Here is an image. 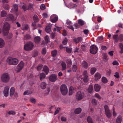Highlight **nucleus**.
I'll return each instance as SVG.
<instances>
[{
    "label": "nucleus",
    "instance_id": "obj_31",
    "mask_svg": "<svg viewBox=\"0 0 123 123\" xmlns=\"http://www.w3.org/2000/svg\"><path fill=\"white\" fill-rule=\"evenodd\" d=\"M67 65L69 67H70L72 64V62L71 61L70 59L68 60L67 61Z\"/></svg>",
    "mask_w": 123,
    "mask_h": 123
},
{
    "label": "nucleus",
    "instance_id": "obj_55",
    "mask_svg": "<svg viewBox=\"0 0 123 123\" xmlns=\"http://www.w3.org/2000/svg\"><path fill=\"white\" fill-rule=\"evenodd\" d=\"M81 48L82 50L83 51H85L86 48V46L83 44L81 45Z\"/></svg>",
    "mask_w": 123,
    "mask_h": 123
},
{
    "label": "nucleus",
    "instance_id": "obj_59",
    "mask_svg": "<svg viewBox=\"0 0 123 123\" xmlns=\"http://www.w3.org/2000/svg\"><path fill=\"white\" fill-rule=\"evenodd\" d=\"M33 5L31 3H30L28 6V7L29 8V9H31L33 7Z\"/></svg>",
    "mask_w": 123,
    "mask_h": 123
},
{
    "label": "nucleus",
    "instance_id": "obj_5",
    "mask_svg": "<svg viewBox=\"0 0 123 123\" xmlns=\"http://www.w3.org/2000/svg\"><path fill=\"white\" fill-rule=\"evenodd\" d=\"M98 50V48L96 45H93L90 47V53L92 54H96L97 51Z\"/></svg>",
    "mask_w": 123,
    "mask_h": 123
},
{
    "label": "nucleus",
    "instance_id": "obj_24",
    "mask_svg": "<svg viewBox=\"0 0 123 123\" xmlns=\"http://www.w3.org/2000/svg\"><path fill=\"white\" fill-rule=\"evenodd\" d=\"M122 120V118L121 116H119L117 118L116 122L117 123H121Z\"/></svg>",
    "mask_w": 123,
    "mask_h": 123
},
{
    "label": "nucleus",
    "instance_id": "obj_33",
    "mask_svg": "<svg viewBox=\"0 0 123 123\" xmlns=\"http://www.w3.org/2000/svg\"><path fill=\"white\" fill-rule=\"evenodd\" d=\"M12 9L11 12H12L15 13V4H14L12 6Z\"/></svg>",
    "mask_w": 123,
    "mask_h": 123
},
{
    "label": "nucleus",
    "instance_id": "obj_35",
    "mask_svg": "<svg viewBox=\"0 0 123 123\" xmlns=\"http://www.w3.org/2000/svg\"><path fill=\"white\" fill-rule=\"evenodd\" d=\"M82 66L84 67V68L87 69L88 67V65L87 62H84L82 64Z\"/></svg>",
    "mask_w": 123,
    "mask_h": 123
},
{
    "label": "nucleus",
    "instance_id": "obj_20",
    "mask_svg": "<svg viewBox=\"0 0 123 123\" xmlns=\"http://www.w3.org/2000/svg\"><path fill=\"white\" fill-rule=\"evenodd\" d=\"M33 19L35 23H37L39 21V19L38 16L36 15H35L33 17Z\"/></svg>",
    "mask_w": 123,
    "mask_h": 123
},
{
    "label": "nucleus",
    "instance_id": "obj_12",
    "mask_svg": "<svg viewBox=\"0 0 123 123\" xmlns=\"http://www.w3.org/2000/svg\"><path fill=\"white\" fill-rule=\"evenodd\" d=\"M9 88L8 86H6L4 88L3 91L4 95L6 97H7L8 94Z\"/></svg>",
    "mask_w": 123,
    "mask_h": 123
},
{
    "label": "nucleus",
    "instance_id": "obj_30",
    "mask_svg": "<svg viewBox=\"0 0 123 123\" xmlns=\"http://www.w3.org/2000/svg\"><path fill=\"white\" fill-rule=\"evenodd\" d=\"M105 114L107 117H110L112 115L111 113L110 112V111H108L105 112Z\"/></svg>",
    "mask_w": 123,
    "mask_h": 123
},
{
    "label": "nucleus",
    "instance_id": "obj_51",
    "mask_svg": "<svg viewBox=\"0 0 123 123\" xmlns=\"http://www.w3.org/2000/svg\"><path fill=\"white\" fill-rule=\"evenodd\" d=\"M8 114L9 115H14L15 114V111H9L8 112Z\"/></svg>",
    "mask_w": 123,
    "mask_h": 123
},
{
    "label": "nucleus",
    "instance_id": "obj_57",
    "mask_svg": "<svg viewBox=\"0 0 123 123\" xmlns=\"http://www.w3.org/2000/svg\"><path fill=\"white\" fill-rule=\"evenodd\" d=\"M103 59L105 61H106L108 59L106 55L105 54L103 55Z\"/></svg>",
    "mask_w": 123,
    "mask_h": 123
},
{
    "label": "nucleus",
    "instance_id": "obj_18",
    "mask_svg": "<svg viewBox=\"0 0 123 123\" xmlns=\"http://www.w3.org/2000/svg\"><path fill=\"white\" fill-rule=\"evenodd\" d=\"M46 86L47 84L45 82H43L41 84V87L43 89H45L46 88Z\"/></svg>",
    "mask_w": 123,
    "mask_h": 123
},
{
    "label": "nucleus",
    "instance_id": "obj_63",
    "mask_svg": "<svg viewBox=\"0 0 123 123\" xmlns=\"http://www.w3.org/2000/svg\"><path fill=\"white\" fill-rule=\"evenodd\" d=\"M114 76L117 78H119V73L117 72H116L115 73V74L114 75Z\"/></svg>",
    "mask_w": 123,
    "mask_h": 123
},
{
    "label": "nucleus",
    "instance_id": "obj_42",
    "mask_svg": "<svg viewBox=\"0 0 123 123\" xmlns=\"http://www.w3.org/2000/svg\"><path fill=\"white\" fill-rule=\"evenodd\" d=\"M3 7L6 10H8L9 8V6L7 4H4L3 5Z\"/></svg>",
    "mask_w": 123,
    "mask_h": 123
},
{
    "label": "nucleus",
    "instance_id": "obj_21",
    "mask_svg": "<svg viewBox=\"0 0 123 123\" xmlns=\"http://www.w3.org/2000/svg\"><path fill=\"white\" fill-rule=\"evenodd\" d=\"M5 45V42L2 38H0V48L3 47Z\"/></svg>",
    "mask_w": 123,
    "mask_h": 123
},
{
    "label": "nucleus",
    "instance_id": "obj_25",
    "mask_svg": "<svg viewBox=\"0 0 123 123\" xmlns=\"http://www.w3.org/2000/svg\"><path fill=\"white\" fill-rule=\"evenodd\" d=\"M97 70V69L95 67L92 68L90 69V72L91 74H93Z\"/></svg>",
    "mask_w": 123,
    "mask_h": 123
},
{
    "label": "nucleus",
    "instance_id": "obj_40",
    "mask_svg": "<svg viewBox=\"0 0 123 123\" xmlns=\"http://www.w3.org/2000/svg\"><path fill=\"white\" fill-rule=\"evenodd\" d=\"M32 93V92L31 91H27L24 92L23 93L24 95H29Z\"/></svg>",
    "mask_w": 123,
    "mask_h": 123
},
{
    "label": "nucleus",
    "instance_id": "obj_6",
    "mask_svg": "<svg viewBox=\"0 0 123 123\" xmlns=\"http://www.w3.org/2000/svg\"><path fill=\"white\" fill-rule=\"evenodd\" d=\"M6 61L9 65H15V58H8L6 60Z\"/></svg>",
    "mask_w": 123,
    "mask_h": 123
},
{
    "label": "nucleus",
    "instance_id": "obj_15",
    "mask_svg": "<svg viewBox=\"0 0 123 123\" xmlns=\"http://www.w3.org/2000/svg\"><path fill=\"white\" fill-rule=\"evenodd\" d=\"M118 45L120 49V51L119 53L121 54H123V44L122 43H119Z\"/></svg>",
    "mask_w": 123,
    "mask_h": 123
},
{
    "label": "nucleus",
    "instance_id": "obj_64",
    "mask_svg": "<svg viewBox=\"0 0 123 123\" xmlns=\"http://www.w3.org/2000/svg\"><path fill=\"white\" fill-rule=\"evenodd\" d=\"M30 101L32 103H35L36 101V100L34 98H31L30 99Z\"/></svg>",
    "mask_w": 123,
    "mask_h": 123
},
{
    "label": "nucleus",
    "instance_id": "obj_1",
    "mask_svg": "<svg viewBox=\"0 0 123 123\" xmlns=\"http://www.w3.org/2000/svg\"><path fill=\"white\" fill-rule=\"evenodd\" d=\"M34 46V44L32 42L29 41L25 45L24 48L26 51H30L33 49Z\"/></svg>",
    "mask_w": 123,
    "mask_h": 123
},
{
    "label": "nucleus",
    "instance_id": "obj_43",
    "mask_svg": "<svg viewBox=\"0 0 123 123\" xmlns=\"http://www.w3.org/2000/svg\"><path fill=\"white\" fill-rule=\"evenodd\" d=\"M66 51L67 52L70 53L71 52L72 49L67 47H66Z\"/></svg>",
    "mask_w": 123,
    "mask_h": 123
},
{
    "label": "nucleus",
    "instance_id": "obj_4",
    "mask_svg": "<svg viewBox=\"0 0 123 123\" xmlns=\"http://www.w3.org/2000/svg\"><path fill=\"white\" fill-rule=\"evenodd\" d=\"M84 97V94L80 91L78 92L76 95V97L78 100H80L83 98Z\"/></svg>",
    "mask_w": 123,
    "mask_h": 123
},
{
    "label": "nucleus",
    "instance_id": "obj_60",
    "mask_svg": "<svg viewBox=\"0 0 123 123\" xmlns=\"http://www.w3.org/2000/svg\"><path fill=\"white\" fill-rule=\"evenodd\" d=\"M101 49L103 50H105L107 49V47L106 46L102 45L101 46Z\"/></svg>",
    "mask_w": 123,
    "mask_h": 123
},
{
    "label": "nucleus",
    "instance_id": "obj_22",
    "mask_svg": "<svg viewBox=\"0 0 123 123\" xmlns=\"http://www.w3.org/2000/svg\"><path fill=\"white\" fill-rule=\"evenodd\" d=\"M15 91V90L14 88L13 87H12L11 88L10 90V96H12L14 94Z\"/></svg>",
    "mask_w": 123,
    "mask_h": 123
},
{
    "label": "nucleus",
    "instance_id": "obj_34",
    "mask_svg": "<svg viewBox=\"0 0 123 123\" xmlns=\"http://www.w3.org/2000/svg\"><path fill=\"white\" fill-rule=\"evenodd\" d=\"M87 121L89 123H93L92 119L90 116H88L87 118Z\"/></svg>",
    "mask_w": 123,
    "mask_h": 123
},
{
    "label": "nucleus",
    "instance_id": "obj_39",
    "mask_svg": "<svg viewBox=\"0 0 123 123\" xmlns=\"http://www.w3.org/2000/svg\"><path fill=\"white\" fill-rule=\"evenodd\" d=\"M83 80L84 82L86 83L88 81V76H85L83 77Z\"/></svg>",
    "mask_w": 123,
    "mask_h": 123
},
{
    "label": "nucleus",
    "instance_id": "obj_8",
    "mask_svg": "<svg viewBox=\"0 0 123 123\" xmlns=\"http://www.w3.org/2000/svg\"><path fill=\"white\" fill-rule=\"evenodd\" d=\"M3 30L4 31H9L10 28V25L7 22L3 23Z\"/></svg>",
    "mask_w": 123,
    "mask_h": 123
},
{
    "label": "nucleus",
    "instance_id": "obj_28",
    "mask_svg": "<svg viewBox=\"0 0 123 123\" xmlns=\"http://www.w3.org/2000/svg\"><path fill=\"white\" fill-rule=\"evenodd\" d=\"M57 53V50H55L52 51L51 54L52 56L53 57L55 56L56 55Z\"/></svg>",
    "mask_w": 123,
    "mask_h": 123
},
{
    "label": "nucleus",
    "instance_id": "obj_58",
    "mask_svg": "<svg viewBox=\"0 0 123 123\" xmlns=\"http://www.w3.org/2000/svg\"><path fill=\"white\" fill-rule=\"evenodd\" d=\"M8 31H4L3 30V34L4 36H6L8 35Z\"/></svg>",
    "mask_w": 123,
    "mask_h": 123
},
{
    "label": "nucleus",
    "instance_id": "obj_11",
    "mask_svg": "<svg viewBox=\"0 0 123 123\" xmlns=\"http://www.w3.org/2000/svg\"><path fill=\"white\" fill-rule=\"evenodd\" d=\"M14 18V16L12 14H8L6 18V20L9 21L12 20Z\"/></svg>",
    "mask_w": 123,
    "mask_h": 123
},
{
    "label": "nucleus",
    "instance_id": "obj_45",
    "mask_svg": "<svg viewBox=\"0 0 123 123\" xmlns=\"http://www.w3.org/2000/svg\"><path fill=\"white\" fill-rule=\"evenodd\" d=\"M77 66L75 65H73L72 69V70L73 72H76L77 69Z\"/></svg>",
    "mask_w": 123,
    "mask_h": 123
},
{
    "label": "nucleus",
    "instance_id": "obj_23",
    "mask_svg": "<svg viewBox=\"0 0 123 123\" xmlns=\"http://www.w3.org/2000/svg\"><path fill=\"white\" fill-rule=\"evenodd\" d=\"M82 109L80 108H76L74 111V113L75 114H78L81 112Z\"/></svg>",
    "mask_w": 123,
    "mask_h": 123
},
{
    "label": "nucleus",
    "instance_id": "obj_56",
    "mask_svg": "<svg viewBox=\"0 0 123 123\" xmlns=\"http://www.w3.org/2000/svg\"><path fill=\"white\" fill-rule=\"evenodd\" d=\"M103 39V36H101L98 37V41L99 42H100Z\"/></svg>",
    "mask_w": 123,
    "mask_h": 123
},
{
    "label": "nucleus",
    "instance_id": "obj_46",
    "mask_svg": "<svg viewBox=\"0 0 123 123\" xmlns=\"http://www.w3.org/2000/svg\"><path fill=\"white\" fill-rule=\"evenodd\" d=\"M28 6L26 5H23L22 7V8L24 10V11H25L26 10L29 9V8L28 7Z\"/></svg>",
    "mask_w": 123,
    "mask_h": 123
},
{
    "label": "nucleus",
    "instance_id": "obj_16",
    "mask_svg": "<svg viewBox=\"0 0 123 123\" xmlns=\"http://www.w3.org/2000/svg\"><path fill=\"white\" fill-rule=\"evenodd\" d=\"M94 76L95 80H97L101 78V75L99 73H97L95 74Z\"/></svg>",
    "mask_w": 123,
    "mask_h": 123
},
{
    "label": "nucleus",
    "instance_id": "obj_52",
    "mask_svg": "<svg viewBox=\"0 0 123 123\" xmlns=\"http://www.w3.org/2000/svg\"><path fill=\"white\" fill-rule=\"evenodd\" d=\"M46 52V51L45 48H44L42 50V54L43 55H44Z\"/></svg>",
    "mask_w": 123,
    "mask_h": 123
},
{
    "label": "nucleus",
    "instance_id": "obj_13",
    "mask_svg": "<svg viewBox=\"0 0 123 123\" xmlns=\"http://www.w3.org/2000/svg\"><path fill=\"white\" fill-rule=\"evenodd\" d=\"M34 40L35 43L37 44L39 43L41 40V39L40 37L37 36L34 38Z\"/></svg>",
    "mask_w": 123,
    "mask_h": 123
},
{
    "label": "nucleus",
    "instance_id": "obj_48",
    "mask_svg": "<svg viewBox=\"0 0 123 123\" xmlns=\"http://www.w3.org/2000/svg\"><path fill=\"white\" fill-rule=\"evenodd\" d=\"M119 41L120 42H122L123 41V35L122 34H121L119 36Z\"/></svg>",
    "mask_w": 123,
    "mask_h": 123
},
{
    "label": "nucleus",
    "instance_id": "obj_14",
    "mask_svg": "<svg viewBox=\"0 0 123 123\" xmlns=\"http://www.w3.org/2000/svg\"><path fill=\"white\" fill-rule=\"evenodd\" d=\"M94 88L95 91L96 92H98L100 91L101 87L97 84H95Z\"/></svg>",
    "mask_w": 123,
    "mask_h": 123
},
{
    "label": "nucleus",
    "instance_id": "obj_44",
    "mask_svg": "<svg viewBox=\"0 0 123 123\" xmlns=\"http://www.w3.org/2000/svg\"><path fill=\"white\" fill-rule=\"evenodd\" d=\"M102 81L105 83H106L107 82V79L105 77H103L102 78Z\"/></svg>",
    "mask_w": 123,
    "mask_h": 123
},
{
    "label": "nucleus",
    "instance_id": "obj_37",
    "mask_svg": "<svg viewBox=\"0 0 123 123\" xmlns=\"http://www.w3.org/2000/svg\"><path fill=\"white\" fill-rule=\"evenodd\" d=\"M51 27L49 26H47L45 28V30L46 31L47 33L51 31Z\"/></svg>",
    "mask_w": 123,
    "mask_h": 123
},
{
    "label": "nucleus",
    "instance_id": "obj_38",
    "mask_svg": "<svg viewBox=\"0 0 123 123\" xmlns=\"http://www.w3.org/2000/svg\"><path fill=\"white\" fill-rule=\"evenodd\" d=\"M7 13L5 11H3L1 12V16L2 17H4L6 15Z\"/></svg>",
    "mask_w": 123,
    "mask_h": 123
},
{
    "label": "nucleus",
    "instance_id": "obj_47",
    "mask_svg": "<svg viewBox=\"0 0 123 123\" xmlns=\"http://www.w3.org/2000/svg\"><path fill=\"white\" fill-rule=\"evenodd\" d=\"M68 41V39L66 37L64 39L62 42L63 44L64 45L66 44L67 43Z\"/></svg>",
    "mask_w": 123,
    "mask_h": 123
},
{
    "label": "nucleus",
    "instance_id": "obj_2",
    "mask_svg": "<svg viewBox=\"0 0 123 123\" xmlns=\"http://www.w3.org/2000/svg\"><path fill=\"white\" fill-rule=\"evenodd\" d=\"M1 78L2 82L4 83H7L9 80V75L7 73H4L2 75Z\"/></svg>",
    "mask_w": 123,
    "mask_h": 123
},
{
    "label": "nucleus",
    "instance_id": "obj_32",
    "mask_svg": "<svg viewBox=\"0 0 123 123\" xmlns=\"http://www.w3.org/2000/svg\"><path fill=\"white\" fill-rule=\"evenodd\" d=\"M74 90V88L73 87L70 86L69 90V95L72 94Z\"/></svg>",
    "mask_w": 123,
    "mask_h": 123
},
{
    "label": "nucleus",
    "instance_id": "obj_36",
    "mask_svg": "<svg viewBox=\"0 0 123 123\" xmlns=\"http://www.w3.org/2000/svg\"><path fill=\"white\" fill-rule=\"evenodd\" d=\"M78 23L80 25L82 26L84 24V22L81 19L78 20Z\"/></svg>",
    "mask_w": 123,
    "mask_h": 123
},
{
    "label": "nucleus",
    "instance_id": "obj_7",
    "mask_svg": "<svg viewBox=\"0 0 123 123\" xmlns=\"http://www.w3.org/2000/svg\"><path fill=\"white\" fill-rule=\"evenodd\" d=\"M24 66V62L22 61H21L17 66V70H16L17 72L18 73L23 68Z\"/></svg>",
    "mask_w": 123,
    "mask_h": 123
},
{
    "label": "nucleus",
    "instance_id": "obj_19",
    "mask_svg": "<svg viewBox=\"0 0 123 123\" xmlns=\"http://www.w3.org/2000/svg\"><path fill=\"white\" fill-rule=\"evenodd\" d=\"M43 70L45 73L46 74H47L49 73V68L46 66H44Z\"/></svg>",
    "mask_w": 123,
    "mask_h": 123
},
{
    "label": "nucleus",
    "instance_id": "obj_53",
    "mask_svg": "<svg viewBox=\"0 0 123 123\" xmlns=\"http://www.w3.org/2000/svg\"><path fill=\"white\" fill-rule=\"evenodd\" d=\"M104 108L105 109V112L108 111H110L109 110L108 107L107 105H105L104 106Z\"/></svg>",
    "mask_w": 123,
    "mask_h": 123
},
{
    "label": "nucleus",
    "instance_id": "obj_3",
    "mask_svg": "<svg viewBox=\"0 0 123 123\" xmlns=\"http://www.w3.org/2000/svg\"><path fill=\"white\" fill-rule=\"evenodd\" d=\"M60 91L62 94L63 95H65L68 92L67 88L65 84L62 85L60 87Z\"/></svg>",
    "mask_w": 123,
    "mask_h": 123
},
{
    "label": "nucleus",
    "instance_id": "obj_17",
    "mask_svg": "<svg viewBox=\"0 0 123 123\" xmlns=\"http://www.w3.org/2000/svg\"><path fill=\"white\" fill-rule=\"evenodd\" d=\"M61 65L62 67L61 70L62 71L65 70L66 68V65L65 63L64 62L61 63Z\"/></svg>",
    "mask_w": 123,
    "mask_h": 123
},
{
    "label": "nucleus",
    "instance_id": "obj_10",
    "mask_svg": "<svg viewBox=\"0 0 123 123\" xmlns=\"http://www.w3.org/2000/svg\"><path fill=\"white\" fill-rule=\"evenodd\" d=\"M83 38L81 37H79L73 39L74 42H75L76 44L82 42Z\"/></svg>",
    "mask_w": 123,
    "mask_h": 123
},
{
    "label": "nucleus",
    "instance_id": "obj_50",
    "mask_svg": "<svg viewBox=\"0 0 123 123\" xmlns=\"http://www.w3.org/2000/svg\"><path fill=\"white\" fill-rule=\"evenodd\" d=\"M43 67V65H42L41 64L38 65L37 67V70L38 71L40 70Z\"/></svg>",
    "mask_w": 123,
    "mask_h": 123
},
{
    "label": "nucleus",
    "instance_id": "obj_49",
    "mask_svg": "<svg viewBox=\"0 0 123 123\" xmlns=\"http://www.w3.org/2000/svg\"><path fill=\"white\" fill-rule=\"evenodd\" d=\"M92 104L94 105H96L97 103V100L95 99H92Z\"/></svg>",
    "mask_w": 123,
    "mask_h": 123
},
{
    "label": "nucleus",
    "instance_id": "obj_27",
    "mask_svg": "<svg viewBox=\"0 0 123 123\" xmlns=\"http://www.w3.org/2000/svg\"><path fill=\"white\" fill-rule=\"evenodd\" d=\"M93 86L92 85H90L88 89V91L90 93H91L93 89Z\"/></svg>",
    "mask_w": 123,
    "mask_h": 123
},
{
    "label": "nucleus",
    "instance_id": "obj_54",
    "mask_svg": "<svg viewBox=\"0 0 123 123\" xmlns=\"http://www.w3.org/2000/svg\"><path fill=\"white\" fill-rule=\"evenodd\" d=\"M45 40L46 43H48L49 42V37L48 36H46L45 37Z\"/></svg>",
    "mask_w": 123,
    "mask_h": 123
},
{
    "label": "nucleus",
    "instance_id": "obj_29",
    "mask_svg": "<svg viewBox=\"0 0 123 123\" xmlns=\"http://www.w3.org/2000/svg\"><path fill=\"white\" fill-rule=\"evenodd\" d=\"M45 75L44 73H41L40 75V79L41 81H42L43 79L45 78Z\"/></svg>",
    "mask_w": 123,
    "mask_h": 123
},
{
    "label": "nucleus",
    "instance_id": "obj_41",
    "mask_svg": "<svg viewBox=\"0 0 123 123\" xmlns=\"http://www.w3.org/2000/svg\"><path fill=\"white\" fill-rule=\"evenodd\" d=\"M58 19V18L57 17H55L51 19V21L53 23H55L56 22Z\"/></svg>",
    "mask_w": 123,
    "mask_h": 123
},
{
    "label": "nucleus",
    "instance_id": "obj_26",
    "mask_svg": "<svg viewBox=\"0 0 123 123\" xmlns=\"http://www.w3.org/2000/svg\"><path fill=\"white\" fill-rule=\"evenodd\" d=\"M31 38V36L29 34H26L24 35V40H28Z\"/></svg>",
    "mask_w": 123,
    "mask_h": 123
},
{
    "label": "nucleus",
    "instance_id": "obj_61",
    "mask_svg": "<svg viewBox=\"0 0 123 123\" xmlns=\"http://www.w3.org/2000/svg\"><path fill=\"white\" fill-rule=\"evenodd\" d=\"M95 96L96 97L98 98L99 99H100L101 98V97L98 94L96 93L95 94Z\"/></svg>",
    "mask_w": 123,
    "mask_h": 123
},
{
    "label": "nucleus",
    "instance_id": "obj_62",
    "mask_svg": "<svg viewBox=\"0 0 123 123\" xmlns=\"http://www.w3.org/2000/svg\"><path fill=\"white\" fill-rule=\"evenodd\" d=\"M112 64L114 65H118L119 64L116 61H114L112 63Z\"/></svg>",
    "mask_w": 123,
    "mask_h": 123
},
{
    "label": "nucleus",
    "instance_id": "obj_9",
    "mask_svg": "<svg viewBox=\"0 0 123 123\" xmlns=\"http://www.w3.org/2000/svg\"><path fill=\"white\" fill-rule=\"evenodd\" d=\"M57 78V76L55 74H51L49 78V80L50 81L52 82H54L56 81Z\"/></svg>",
    "mask_w": 123,
    "mask_h": 123
}]
</instances>
